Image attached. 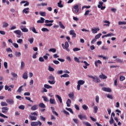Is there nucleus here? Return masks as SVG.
<instances>
[{"label": "nucleus", "instance_id": "bb28decb", "mask_svg": "<svg viewBox=\"0 0 126 126\" xmlns=\"http://www.w3.org/2000/svg\"><path fill=\"white\" fill-rule=\"evenodd\" d=\"M100 29L99 28H97V29H92V31L93 33H97V31H99Z\"/></svg>", "mask_w": 126, "mask_h": 126}, {"label": "nucleus", "instance_id": "6ab92c4d", "mask_svg": "<svg viewBox=\"0 0 126 126\" xmlns=\"http://www.w3.org/2000/svg\"><path fill=\"white\" fill-rule=\"evenodd\" d=\"M20 28L23 32H28V31H29V30L27 28H23V26H21L20 27Z\"/></svg>", "mask_w": 126, "mask_h": 126}, {"label": "nucleus", "instance_id": "58836bf2", "mask_svg": "<svg viewBox=\"0 0 126 126\" xmlns=\"http://www.w3.org/2000/svg\"><path fill=\"white\" fill-rule=\"evenodd\" d=\"M83 125H85V126H91V124H90V123H88V122H82Z\"/></svg>", "mask_w": 126, "mask_h": 126}, {"label": "nucleus", "instance_id": "c756f323", "mask_svg": "<svg viewBox=\"0 0 126 126\" xmlns=\"http://www.w3.org/2000/svg\"><path fill=\"white\" fill-rule=\"evenodd\" d=\"M29 118H30L32 121H36L37 120V117L35 116L30 115Z\"/></svg>", "mask_w": 126, "mask_h": 126}, {"label": "nucleus", "instance_id": "6e6d98bb", "mask_svg": "<svg viewBox=\"0 0 126 126\" xmlns=\"http://www.w3.org/2000/svg\"><path fill=\"white\" fill-rule=\"evenodd\" d=\"M125 79H126V77H125V76H121L120 77V81H124V80H125Z\"/></svg>", "mask_w": 126, "mask_h": 126}, {"label": "nucleus", "instance_id": "7c9ffc66", "mask_svg": "<svg viewBox=\"0 0 126 126\" xmlns=\"http://www.w3.org/2000/svg\"><path fill=\"white\" fill-rule=\"evenodd\" d=\"M59 26L62 29H65V27L63 26V23H62V22L61 21L59 22Z\"/></svg>", "mask_w": 126, "mask_h": 126}, {"label": "nucleus", "instance_id": "423d86ee", "mask_svg": "<svg viewBox=\"0 0 126 126\" xmlns=\"http://www.w3.org/2000/svg\"><path fill=\"white\" fill-rule=\"evenodd\" d=\"M94 64L96 67H98L100 64H102V62L100 60L95 61L94 62Z\"/></svg>", "mask_w": 126, "mask_h": 126}, {"label": "nucleus", "instance_id": "0e129e2a", "mask_svg": "<svg viewBox=\"0 0 126 126\" xmlns=\"http://www.w3.org/2000/svg\"><path fill=\"white\" fill-rule=\"evenodd\" d=\"M74 60L76 63H80V61H79V59H78L77 57H74Z\"/></svg>", "mask_w": 126, "mask_h": 126}, {"label": "nucleus", "instance_id": "c85d7f7f", "mask_svg": "<svg viewBox=\"0 0 126 126\" xmlns=\"http://www.w3.org/2000/svg\"><path fill=\"white\" fill-rule=\"evenodd\" d=\"M114 35L113 33H108L107 34H105L102 36V38H105V37H111V36H113Z\"/></svg>", "mask_w": 126, "mask_h": 126}, {"label": "nucleus", "instance_id": "69168bd1", "mask_svg": "<svg viewBox=\"0 0 126 126\" xmlns=\"http://www.w3.org/2000/svg\"><path fill=\"white\" fill-rule=\"evenodd\" d=\"M95 102H96V103H99V96L98 95L95 96Z\"/></svg>", "mask_w": 126, "mask_h": 126}, {"label": "nucleus", "instance_id": "a18cd8bd", "mask_svg": "<svg viewBox=\"0 0 126 126\" xmlns=\"http://www.w3.org/2000/svg\"><path fill=\"white\" fill-rule=\"evenodd\" d=\"M94 114H97V111H98V107L96 106H94Z\"/></svg>", "mask_w": 126, "mask_h": 126}, {"label": "nucleus", "instance_id": "052dcab7", "mask_svg": "<svg viewBox=\"0 0 126 126\" xmlns=\"http://www.w3.org/2000/svg\"><path fill=\"white\" fill-rule=\"evenodd\" d=\"M19 109L20 110H24V109H25V106L22 105H20L19 106Z\"/></svg>", "mask_w": 126, "mask_h": 126}, {"label": "nucleus", "instance_id": "c03bdc74", "mask_svg": "<svg viewBox=\"0 0 126 126\" xmlns=\"http://www.w3.org/2000/svg\"><path fill=\"white\" fill-rule=\"evenodd\" d=\"M49 52H52V53H56V52H57V50L55 48H51L49 50Z\"/></svg>", "mask_w": 126, "mask_h": 126}, {"label": "nucleus", "instance_id": "a19ab883", "mask_svg": "<svg viewBox=\"0 0 126 126\" xmlns=\"http://www.w3.org/2000/svg\"><path fill=\"white\" fill-rule=\"evenodd\" d=\"M114 122H115V121H114V119H113V117H111V119L109 121V123L110 125H113V124H114Z\"/></svg>", "mask_w": 126, "mask_h": 126}, {"label": "nucleus", "instance_id": "864d4df0", "mask_svg": "<svg viewBox=\"0 0 126 126\" xmlns=\"http://www.w3.org/2000/svg\"><path fill=\"white\" fill-rule=\"evenodd\" d=\"M61 78L63 77H69V75L67 74H64L62 75L61 76Z\"/></svg>", "mask_w": 126, "mask_h": 126}, {"label": "nucleus", "instance_id": "49530a36", "mask_svg": "<svg viewBox=\"0 0 126 126\" xmlns=\"http://www.w3.org/2000/svg\"><path fill=\"white\" fill-rule=\"evenodd\" d=\"M8 104L6 103V102H4V101H1V106H8Z\"/></svg>", "mask_w": 126, "mask_h": 126}, {"label": "nucleus", "instance_id": "5701e85b", "mask_svg": "<svg viewBox=\"0 0 126 126\" xmlns=\"http://www.w3.org/2000/svg\"><path fill=\"white\" fill-rule=\"evenodd\" d=\"M11 75L13 78H17V77H18V75H17V74H16L13 72H12L11 73Z\"/></svg>", "mask_w": 126, "mask_h": 126}, {"label": "nucleus", "instance_id": "f257e3e1", "mask_svg": "<svg viewBox=\"0 0 126 126\" xmlns=\"http://www.w3.org/2000/svg\"><path fill=\"white\" fill-rule=\"evenodd\" d=\"M72 11L75 14H77L79 12V4H76L73 6Z\"/></svg>", "mask_w": 126, "mask_h": 126}, {"label": "nucleus", "instance_id": "e433bc0d", "mask_svg": "<svg viewBox=\"0 0 126 126\" xmlns=\"http://www.w3.org/2000/svg\"><path fill=\"white\" fill-rule=\"evenodd\" d=\"M102 35V33H98V34L95 36V39L97 40V39H99L101 36Z\"/></svg>", "mask_w": 126, "mask_h": 126}, {"label": "nucleus", "instance_id": "4c0bfd02", "mask_svg": "<svg viewBox=\"0 0 126 126\" xmlns=\"http://www.w3.org/2000/svg\"><path fill=\"white\" fill-rule=\"evenodd\" d=\"M22 88L23 86H20L17 90V92H18V93H21V92L23 91L24 90L23 89H22Z\"/></svg>", "mask_w": 126, "mask_h": 126}, {"label": "nucleus", "instance_id": "ea45409f", "mask_svg": "<svg viewBox=\"0 0 126 126\" xmlns=\"http://www.w3.org/2000/svg\"><path fill=\"white\" fill-rule=\"evenodd\" d=\"M116 60L117 63H124V61H123L122 60L120 59H116Z\"/></svg>", "mask_w": 126, "mask_h": 126}, {"label": "nucleus", "instance_id": "4d7b16f0", "mask_svg": "<svg viewBox=\"0 0 126 126\" xmlns=\"http://www.w3.org/2000/svg\"><path fill=\"white\" fill-rule=\"evenodd\" d=\"M42 98L43 99L44 101H45V102H49V99H48L46 96H42Z\"/></svg>", "mask_w": 126, "mask_h": 126}, {"label": "nucleus", "instance_id": "2f4dec72", "mask_svg": "<svg viewBox=\"0 0 126 126\" xmlns=\"http://www.w3.org/2000/svg\"><path fill=\"white\" fill-rule=\"evenodd\" d=\"M8 23L5 22H4L3 23V25H2V28H6V27H7L8 26Z\"/></svg>", "mask_w": 126, "mask_h": 126}, {"label": "nucleus", "instance_id": "c9c22d12", "mask_svg": "<svg viewBox=\"0 0 126 126\" xmlns=\"http://www.w3.org/2000/svg\"><path fill=\"white\" fill-rule=\"evenodd\" d=\"M15 56H16V57H19L21 56V53L17 52V51H16L15 52Z\"/></svg>", "mask_w": 126, "mask_h": 126}, {"label": "nucleus", "instance_id": "72a5a7b5", "mask_svg": "<svg viewBox=\"0 0 126 126\" xmlns=\"http://www.w3.org/2000/svg\"><path fill=\"white\" fill-rule=\"evenodd\" d=\"M103 2L102 1H99L98 2V5H97V7L98 8H101V6H103Z\"/></svg>", "mask_w": 126, "mask_h": 126}, {"label": "nucleus", "instance_id": "aec40b11", "mask_svg": "<svg viewBox=\"0 0 126 126\" xmlns=\"http://www.w3.org/2000/svg\"><path fill=\"white\" fill-rule=\"evenodd\" d=\"M49 102L51 104L56 105V100L55 99L50 98L49 100Z\"/></svg>", "mask_w": 126, "mask_h": 126}, {"label": "nucleus", "instance_id": "cd10ccee", "mask_svg": "<svg viewBox=\"0 0 126 126\" xmlns=\"http://www.w3.org/2000/svg\"><path fill=\"white\" fill-rule=\"evenodd\" d=\"M44 88H46V89H51V88H53V87H52L51 86H50L48 84H45L44 85Z\"/></svg>", "mask_w": 126, "mask_h": 126}, {"label": "nucleus", "instance_id": "9d476101", "mask_svg": "<svg viewBox=\"0 0 126 126\" xmlns=\"http://www.w3.org/2000/svg\"><path fill=\"white\" fill-rule=\"evenodd\" d=\"M93 81H94V82H95V83H99L101 82V80H100V79H99V78H98V77H97L96 76H95L94 79Z\"/></svg>", "mask_w": 126, "mask_h": 126}, {"label": "nucleus", "instance_id": "79ce46f5", "mask_svg": "<svg viewBox=\"0 0 126 126\" xmlns=\"http://www.w3.org/2000/svg\"><path fill=\"white\" fill-rule=\"evenodd\" d=\"M73 121L76 124V125H78V124H79V121L77 119H73Z\"/></svg>", "mask_w": 126, "mask_h": 126}, {"label": "nucleus", "instance_id": "de8ad7c7", "mask_svg": "<svg viewBox=\"0 0 126 126\" xmlns=\"http://www.w3.org/2000/svg\"><path fill=\"white\" fill-rule=\"evenodd\" d=\"M39 14L40 15H41V16H46V12H39Z\"/></svg>", "mask_w": 126, "mask_h": 126}, {"label": "nucleus", "instance_id": "f8f14e48", "mask_svg": "<svg viewBox=\"0 0 126 126\" xmlns=\"http://www.w3.org/2000/svg\"><path fill=\"white\" fill-rule=\"evenodd\" d=\"M70 35H72V38H75V37H76V33L74 32V31L73 30L70 31Z\"/></svg>", "mask_w": 126, "mask_h": 126}, {"label": "nucleus", "instance_id": "20e7f679", "mask_svg": "<svg viewBox=\"0 0 126 126\" xmlns=\"http://www.w3.org/2000/svg\"><path fill=\"white\" fill-rule=\"evenodd\" d=\"M32 126H42V123L40 121H38L37 122H32L31 123Z\"/></svg>", "mask_w": 126, "mask_h": 126}, {"label": "nucleus", "instance_id": "9b49d317", "mask_svg": "<svg viewBox=\"0 0 126 126\" xmlns=\"http://www.w3.org/2000/svg\"><path fill=\"white\" fill-rule=\"evenodd\" d=\"M68 95L69 97L70 98V99H71L72 101L74 100V94L73 93H71L69 94Z\"/></svg>", "mask_w": 126, "mask_h": 126}, {"label": "nucleus", "instance_id": "473e14b6", "mask_svg": "<svg viewBox=\"0 0 126 126\" xmlns=\"http://www.w3.org/2000/svg\"><path fill=\"white\" fill-rule=\"evenodd\" d=\"M38 106L39 107H40V108H46V105H45V104L43 103H39Z\"/></svg>", "mask_w": 126, "mask_h": 126}, {"label": "nucleus", "instance_id": "a211bd4d", "mask_svg": "<svg viewBox=\"0 0 126 126\" xmlns=\"http://www.w3.org/2000/svg\"><path fill=\"white\" fill-rule=\"evenodd\" d=\"M44 21H45V19H44V18L43 17H41L40 20L37 21V23H40V24L44 23Z\"/></svg>", "mask_w": 126, "mask_h": 126}, {"label": "nucleus", "instance_id": "39448f33", "mask_svg": "<svg viewBox=\"0 0 126 126\" xmlns=\"http://www.w3.org/2000/svg\"><path fill=\"white\" fill-rule=\"evenodd\" d=\"M2 109V113H3V114H6V113H7V112H8V110H9V108H8V107H3L1 108Z\"/></svg>", "mask_w": 126, "mask_h": 126}, {"label": "nucleus", "instance_id": "603ef678", "mask_svg": "<svg viewBox=\"0 0 126 126\" xmlns=\"http://www.w3.org/2000/svg\"><path fill=\"white\" fill-rule=\"evenodd\" d=\"M6 52H7V53H9V52H10V53H12V50H11V48H6Z\"/></svg>", "mask_w": 126, "mask_h": 126}, {"label": "nucleus", "instance_id": "37998d69", "mask_svg": "<svg viewBox=\"0 0 126 126\" xmlns=\"http://www.w3.org/2000/svg\"><path fill=\"white\" fill-rule=\"evenodd\" d=\"M66 110H67V111H69V112H70V113H71V114H73V111H72V109L70 108H66Z\"/></svg>", "mask_w": 126, "mask_h": 126}, {"label": "nucleus", "instance_id": "2eb2a0df", "mask_svg": "<svg viewBox=\"0 0 126 126\" xmlns=\"http://www.w3.org/2000/svg\"><path fill=\"white\" fill-rule=\"evenodd\" d=\"M15 34H17V35H23V33L21 32L20 30H16L14 32Z\"/></svg>", "mask_w": 126, "mask_h": 126}, {"label": "nucleus", "instance_id": "393cba45", "mask_svg": "<svg viewBox=\"0 0 126 126\" xmlns=\"http://www.w3.org/2000/svg\"><path fill=\"white\" fill-rule=\"evenodd\" d=\"M62 2H63V1L60 0L59 1V2H58L57 3L58 7H60V8L63 7V4H62Z\"/></svg>", "mask_w": 126, "mask_h": 126}, {"label": "nucleus", "instance_id": "774afa93", "mask_svg": "<svg viewBox=\"0 0 126 126\" xmlns=\"http://www.w3.org/2000/svg\"><path fill=\"white\" fill-rule=\"evenodd\" d=\"M48 70H49V71H54V70H55V69L51 66H49L48 68Z\"/></svg>", "mask_w": 126, "mask_h": 126}, {"label": "nucleus", "instance_id": "1a4fd4ad", "mask_svg": "<svg viewBox=\"0 0 126 126\" xmlns=\"http://www.w3.org/2000/svg\"><path fill=\"white\" fill-rule=\"evenodd\" d=\"M102 90H103V91H105V92H112V90H111V89L109 88L103 87L102 88Z\"/></svg>", "mask_w": 126, "mask_h": 126}, {"label": "nucleus", "instance_id": "13d9d810", "mask_svg": "<svg viewBox=\"0 0 126 126\" xmlns=\"http://www.w3.org/2000/svg\"><path fill=\"white\" fill-rule=\"evenodd\" d=\"M82 108L85 111L87 110V109H88V106H87L86 105H83L82 106Z\"/></svg>", "mask_w": 126, "mask_h": 126}, {"label": "nucleus", "instance_id": "3c124183", "mask_svg": "<svg viewBox=\"0 0 126 126\" xmlns=\"http://www.w3.org/2000/svg\"><path fill=\"white\" fill-rule=\"evenodd\" d=\"M0 117L4 118V119H8V117L7 116L2 114V113H0Z\"/></svg>", "mask_w": 126, "mask_h": 126}, {"label": "nucleus", "instance_id": "a878e982", "mask_svg": "<svg viewBox=\"0 0 126 126\" xmlns=\"http://www.w3.org/2000/svg\"><path fill=\"white\" fill-rule=\"evenodd\" d=\"M21 69H24L25 67V63H24V62L22 61L21 62Z\"/></svg>", "mask_w": 126, "mask_h": 126}, {"label": "nucleus", "instance_id": "680f3d73", "mask_svg": "<svg viewBox=\"0 0 126 126\" xmlns=\"http://www.w3.org/2000/svg\"><path fill=\"white\" fill-rule=\"evenodd\" d=\"M37 55H38V52H36L34 54L32 55L33 59H36L37 58Z\"/></svg>", "mask_w": 126, "mask_h": 126}, {"label": "nucleus", "instance_id": "e2e57ef3", "mask_svg": "<svg viewBox=\"0 0 126 126\" xmlns=\"http://www.w3.org/2000/svg\"><path fill=\"white\" fill-rule=\"evenodd\" d=\"M73 51L74 52H77V51H80V48L76 47V48H74V49H73Z\"/></svg>", "mask_w": 126, "mask_h": 126}, {"label": "nucleus", "instance_id": "0eeeda50", "mask_svg": "<svg viewBox=\"0 0 126 126\" xmlns=\"http://www.w3.org/2000/svg\"><path fill=\"white\" fill-rule=\"evenodd\" d=\"M79 119H80V120H81V121H82V120H83V119L84 120H87V117H86V116L85 115H79L78 116Z\"/></svg>", "mask_w": 126, "mask_h": 126}, {"label": "nucleus", "instance_id": "f704fd0d", "mask_svg": "<svg viewBox=\"0 0 126 126\" xmlns=\"http://www.w3.org/2000/svg\"><path fill=\"white\" fill-rule=\"evenodd\" d=\"M30 30H32L33 33H35V34L38 33V32L36 31V29H35L34 27L31 28Z\"/></svg>", "mask_w": 126, "mask_h": 126}, {"label": "nucleus", "instance_id": "ddd939ff", "mask_svg": "<svg viewBox=\"0 0 126 126\" xmlns=\"http://www.w3.org/2000/svg\"><path fill=\"white\" fill-rule=\"evenodd\" d=\"M23 13L28 14L29 13V8H25L23 10Z\"/></svg>", "mask_w": 126, "mask_h": 126}, {"label": "nucleus", "instance_id": "dca6fc26", "mask_svg": "<svg viewBox=\"0 0 126 126\" xmlns=\"http://www.w3.org/2000/svg\"><path fill=\"white\" fill-rule=\"evenodd\" d=\"M32 111H36L38 110V105L35 104L31 107Z\"/></svg>", "mask_w": 126, "mask_h": 126}, {"label": "nucleus", "instance_id": "4be33fe9", "mask_svg": "<svg viewBox=\"0 0 126 126\" xmlns=\"http://www.w3.org/2000/svg\"><path fill=\"white\" fill-rule=\"evenodd\" d=\"M66 104L67 105V107H70V104H71V100H70V99L68 98L67 100Z\"/></svg>", "mask_w": 126, "mask_h": 126}, {"label": "nucleus", "instance_id": "b1692460", "mask_svg": "<svg viewBox=\"0 0 126 126\" xmlns=\"http://www.w3.org/2000/svg\"><path fill=\"white\" fill-rule=\"evenodd\" d=\"M23 78L24 79H27V78H28V75L27 72H25L23 74Z\"/></svg>", "mask_w": 126, "mask_h": 126}, {"label": "nucleus", "instance_id": "f3484780", "mask_svg": "<svg viewBox=\"0 0 126 126\" xmlns=\"http://www.w3.org/2000/svg\"><path fill=\"white\" fill-rule=\"evenodd\" d=\"M99 78H101L102 79H107V76L103 74V73H101V75L99 76Z\"/></svg>", "mask_w": 126, "mask_h": 126}, {"label": "nucleus", "instance_id": "338daca9", "mask_svg": "<svg viewBox=\"0 0 126 126\" xmlns=\"http://www.w3.org/2000/svg\"><path fill=\"white\" fill-rule=\"evenodd\" d=\"M107 97L109 99H113V95L112 94H107Z\"/></svg>", "mask_w": 126, "mask_h": 126}, {"label": "nucleus", "instance_id": "412c9836", "mask_svg": "<svg viewBox=\"0 0 126 126\" xmlns=\"http://www.w3.org/2000/svg\"><path fill=\"white\" fill-rule=\"evenodd\" d=\"M56 97H57V98L58 99L60 103H63V99H62V97H61L59 94H57Z\"/></svg>", "mask_w": 126, "mask_h": 126}, {"label": "nucleus", "instance_id": "5fc2aeb1", "mask_svg": "<svg viewBox=\"0 0 126 126\" xmlns=\"http://www.w3.org/2000/svg\"><path fill=\"white\" fill-rule=\"evenodd\" d=\"M28 41H30V44H32L33 42H34V38H33V37H32L31 38H29L28 39Z\"/></svg>", "mask_w": 126, "mask_h": 126}, {"label": "nucleus", "instance_id": "09e8293b", "mask_svg": "<svg viewBox=\"0 0 126 126\" xmlns=\"http://www.w3.org/2000/svg\"><path fill=\"white\" fill-rule=\"evenodd\" d=\"M41 31H43V32H49V30L46 28H43Z\"/></svg>", "mask_w": 126, "mask_h": 126}, {"label": "nucleus", "instance_id": "4468645a", "mask_svg": "<svg viewBox=\"0 0 126 126\" xmlns=\"http://www.w3.org/2000/svg\"><path fill=\"white\" fill-rule=\"evenodd\" d=\"M6 101L8 103V104H10V105H12V104L14 103V101H13V99H7Z\"/></svg>", "mask_w": 126, "mask_h": 126}, {"label": "nucleus", "instance_id": "7ed1b4c3", "mask_svg": "<svg viewBox=\"0 0 126 126\" xmlns=\"http://www.w3.org/2000/svg\"><path fill=\"white\" fill-rule=\"evenodd\" d=\"M49 80L48 81V83L50 84L54 85L56 83V81H55V77L52 75H51L49 77Z\"/></svg>", "mask_w": 126, "mask_h": 126}, {"label": "nucleus", "instance_id": "8fccbe9b", "mask_svg": "<svg viewBox=\"0 0 126 126\" xmlns=\"http://www.w3.org/2000/svg\"><path fill=\"white\" fill-rule=\"evenodd\" d=\"M54 22V20H45V23L46 24H48V23H53Z\"/></svg>", "mask_w": 126, "mask_h": 126}, {"label": "nucleus", "instance_id": "bf43d9fd", "mask_svg": "<svg viewBox=\"0 0 126 126\" xmlns=\"http://www.w3.org/2000/svg\"><path fill=\"white\" fill-rule=\"evenodd\" d=\"M90 7H91V6L89 5V6H83L82 7V10H83V9H84V8H90Z\"/></svg>", "mask_w": 126, "mask_h": 126}, {"label": "nucleus", "instance_id": "f03ea898", "mask_svg": "<svg viewBox=\"0 0 126 126\" xmlns=\"http://www.w3.org/2000/svg\"><path fill=\"white\" fill-rule=\"evenodd\" d=\"M85 83V81L82 80H79L78 81V85L77 86V90H80V86L81 85H83Z\"/></svg>", "mask_w": 126, "mask_h": 126}, {"label": "nucleus", "instance_id": "6e6552de", "mask_svg": "<svg viewBox=\"0 0 126 126\" xmlns=\"http://www.w3.org/2000/svg\"><path fill=\"white\" fill-rule=\"evenodd\" d=\"M69 47V45L68 44V42H67V41H66L65 42L64 48L65 49L66 51H67V52H69L70 51L69 49H68Z\"/></svg>", "mask_w": 126, "mask_h": 126}]
</instances>
